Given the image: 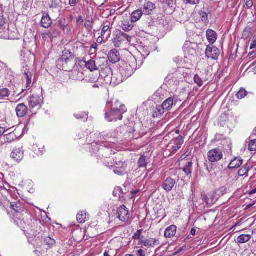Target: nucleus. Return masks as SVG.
Instances as JSON below:
<instances>
[{
    "label": "nucleus",
    "instance_id": "18",
    "mask_svg": "<svg viewBox=\"0 0 256 256\" xmlns=\"http://www.w3.org/2000/svg\"><path fill=\"white\" fill-rule=\"evenodd\" d=\"M141 244L147 247L154 246L160 244L158 240L149 238L148 239L142 240Z\"/></svg>",
    "mask_w": 256,
    "mask_h": 256
},
{
    "label": "nucleus",
    "instance_id": "15",
    "mask_svg": "<svg viewBox=\"0 0 256 256\" xmlns=\"http://www.w3.org/2000/svg\"><path fill=\"white\" fill-rule=\"evenodd\" d=\"M156 8V5L154 3L150 2H148L143 6L142 12L144 14L149 15L152 14V10H154Z\"/></svg>",
    "mask_w": 256,
    "mask_h": 256
},
{
    "label": "nucleus",
    "instance_id": "17",
    "mask_svg": "<svg viewBox=\"0 0 256 256\" xmlns=\"http://www.w3.org/2000/svg\"><path fill=\"white\" fill-rule=\"evenodd\" d=\"M40 98L38 96L32 95L29 97L28 104L30 108H35L38 106L40 102Z\"/></svg>",
    "mask_w": 256,
    "mask_h": 256
},
{
    "label": "nucleus",
    "instance_id": "46",
    "mask_svg": "<svg viewBox=\"0 0 256 256\" xmlns=\"http://www.w3.org/2000/svg\"><path fill=\"white\" fill-rule=\"evenodd\" d=\"M6 20L4 18L3 14L0 16V28H5Z\"/></svg>",
    "mask_w": 256,
    "mask_h": 256
},
{
    "label": "nucleus",
    "instance_id": "43",
    "mask_svg": "<svg viewBox=\"0 0 256 256\" xmlns=\"http://www.w3.org/2000/svg\"><path fill=\"white\" fill-rule=\"evenodd\" d=\"M44 242H46L47 245L52 246L54 244L55 240L54 239L51 238L50 237H46L44 238Z\"/></svg>",
    "mask_w": 256,
    "mask_h": 256
},
{
    "label": "nucleus",
    "instance_id": "39",
    "mask_svg": "<svg viewBox=\"0 0 256 256\" xmlns=\"http://www.w3.org/2000/svg\"><path fill=\"white\" fill-rule=\"evenodd\" d=\"M247 94L246 90L244 88H240L236 94V96L238 99H242L244 98Z\"/></svg>",
    "mask_w": 256,
    "mask_h": 256
},
{
    "label": "nucleus",
    "instance_id": "64",
    "mask_svg": "<svg viewBox=\"0 0 256 256\" xmlns=\"http://www.w3.org/2000/svg\"><path fill=\"white\" fill-rule=\"evenodd\" d=\"M92 87H93L94 88H98V84H94V85L92 86Z\"/></svg>",
    "mask_w": 256,
    "mask_h": 256
},
{
    "label": "nucleus",
    "instance_id": "1",
    "mask_svg": "<svg viewBox=\"0 0 256 256\" xmlns=\"http://www.w3.org/2000/svg\"><path fill=\"white\" fill-rule=\"evenodd\" d=\"M127 111L126 106L116 100L114 103V107L108 112L105 114L106 119L110 122H116L117 120H122V114Z\"/></svg>",
    "mask_w": 256,
    "mask_h": 256
},
{
    "label": "nucleus",
    "instance_id": "57",
    "mask_svg": "<svg viewBox=\"0 0 256 256\" xmlns=\"http://www.w3.org/2000/svg\"><path fill=\"white\" fill-rule=\"evenodd\" d=\"M6 130L4 129V128H2V127H1L0 126V136L3 134H4V132H5Z\"/></svg>",
    "mask_w": 256,
    "mask_h": 256
},
{
    "label": "nucleus",
    "instance_id": "31",
    "mask_svg": "<svg viewBox=\"0 0 256 256\" xmlns=\"http://www.w3.org/2000/svg\"><path fill=\"white\" fill-rule=\"evenodd\" d=\"M251 236L250 234H242L237 238L238 242L240 244H244L250 240Z\"/></svg>",
    "mask_w": 256,
    "mask_h": 256
},
{
    "label": "nucleus",
    "instance_id": "20",
    "mask_svg": "<svg viewBox=\"0 0 256 256\" xmlns=\"http://www.w3.org/2000/svg\"><path fill=\"white\" fill-rule=\"evenodd\" d=\"M243 160L241 158H236L233 160L228 165L230 169H233L240 167L242 164Z\"/></svg>",
    "mask_w": 256,
    "mask_h": 256
},
{
    "label": "nucleus",
    "instance_id": "3",
    "mask_svg": "<svg viewBox=\"0 0 256 256\" xmlns=\"http://www.w3.org/2000/svg\"><path fill=\"white\" fill-rule=\"evenodd\" d=\"M208 158L211 162L220 161L223 158L222 150L218 148H214L209 151L207 154Z\"/></svg>",
    "mask_w": 256,
    "mask_h": 256
},
{
    "label": "nucleus",
    "instance_id": "9",
    "mask_svg": "<svg viewBox=\"0 0 256 256\" xmlns=\"http://www.w3.org/2000/svg\"><path fill=\"white\" fill-rule=\"evenodd\" d=\"M176 184V180L170 177L167 178L162 184V186L166 192H170Z\"/></svg>",
    "mask_w": 256,
    "mask_h": 256
},
{
    "label": "nucleus",
    "instance_id": "24",
    "mask_svg": "<svg viewBox=\"0 0 256 256\" xmlns=\"http://www.w3.org/2000/svg\"><path fill=\"white\" fill-rule=\"evenodd\" d=\"M164 109L162 106H157L154 110V118H159L162 116L164 112Z\"/></svg>",
    "mask_w": 256,
    "mask_h": 256
},
{
    "label": "nucleus",
    "instance_id": "42",
    "mask_svg": "<svg viewBox=\"0 0 256 256\" xmlns=\"http://www.w3.org/2000/svg\"><path fill=\"white\" fill-rule=\"evenodd\" d=\"M194 81L198 86H202L203 85L202 80L198 74L194 76Z\"/></svg>",
    "mask_w": 256,
    "mask_h": 256
},
{
    "label": "nucleus",
    "instance_id": "28",
    "mask_svg": "<svg viewBox=\"0 0 256 256\" xmlns=\"http://www.w3.org/2000/svg\"><path fill=\"white\" fill-rule=\"evenodd\" d=\"M149 159L147 158L144 156H142L139 158L138 164L139 168H146Z\"/></svg>",
    "mask_w": 256,
    "mask_h": 256
},
{
    "label": "nucleus",
    "instance_id": "21",
    "mask_svg": "<svg viewBox=\"0 0 256 256\" xmlns=\"http://www.w3.org/2000/svg\"><path fill=\"white\" fill-rule=\"evenodd\" d=\"M144 14L142 10H138L134 11L131 14V22H135L138 21Z\"/></svg>",
    "mask_w": 256,
    "mask_h": 256
},
{
    "label": "nucleus",
    "instance_id": "58",
    "mask_svg": "<svg viewBox=\"0 0 256 256\" xmlns=\"http://www.w3.org/2000/svg\"><path fill=\"white\" fill-rule=\"evenodd\" d=\"M212 164H210V166H208L206 169L209 172H210L212 169Z\"/></svg>",
    "mask_w": 256,
    "mask_h": 256
},
{
    "label": "nucleus",
    "instance_id": "38",
    "mask_svg": "<svg viewBox=\"0 0 256 256\" xmlns=\"http://www.w3.org/2000/svg\"><path fill=\"white\" fill-rule=\"evenodd\" d=\"M199 14L200 16L202 21L204 24H206L208 22V15L205 12L201 10L199 12Z\"/></svg>",
    "mask_w": 256,
    "mask_h": 256
},
{
    "label": "nucleus",
    "instance_id": "55",
    "mask_svg": "<svg viewBox=\"0 0 256 256\" xmlns=\"http://www.w3.org/2000/svg\"><path fill=\"white\" fill-rule=\"evenodd\" d=\"M202 198L204 202L208 204V198L206 194H204L202 196Z\"/></svg>",
    "mask_w": 256,
    "mask_h": 256
},
{
    "label": "nucleus",
    "instance_id": "26",
    "mask_svg": "<svg viewBox=\"0 0 256 256\" xmlns=\"http://www.w3.org/2000/svg\"><path fill=\"white\" fill-rule=\"evenodd\" d=\"M24 78L26 80V87L28 90H30L32 86V74L30 72H27L24 74Z\"/></svg>",
    "mask_w": 256,
    "mask_h": 256
},
{
    "label": "nucleus",
    "instance_id": "52",
    "mask_svg": "<svg viewBox=\"0 0 256 256\" xmlns=\"http://www.w3.org/2000/svg\"><path fill=\"white\" fill-rule=\"evenodd\" d=\"M138 256H145V254L142 250H139L137 253Z\"/></svg>",
    "mask_w": 256,
    "mask_h": 256
},
{
    "label": "nucleus",
    "instance_id": "25",
    "mask_svg": "<svg viewBox=\"0 0 256 256\" xmlns=\"http://www.w3.org/2000/svg\"><path fill=\"white\" fill-rule=\"evenodd\" d=\"M76 218L80 223H84L88 218V214L86 212L82 211L78 214Z\"/></svg>",
    "mask_w": 256,
    "mask_h": 256
},
{
    "label": "nucleus",
    "instance_id": "56",
    "mask_svg": "<svg viewBox=\"0 0 256 256\" xmlns=\"http://www.w3.org/2000/svg\"><path fill=\"white\" fill-rule=\"evenodd\" d=\"M34 151L36 152V153L37 154L42 155V154L43 150H41V148H38V150L36 149H35Z\"/></svg>",
    "mask_w": 256,
    "mask_h": 256
},
{
    "label": "nucleus",
    "instance_id": "44",
    "mask_svg": "<svg viewBox=\"0 0 256 256\" xmlns=\"http://www.w3.org/2000/svg\"><path fill=\"white\" fill-rule=\"evenodd\" d=\"M133 28V26L131 24H130L129 22H128V24H123L122 29L124 31H130L132 30Z\"/></svg>",
    "mask_w": 256,
    "mask_h": 256
},
{
    "label": "nucleus",
    "instance_id": "8",
    "mask_svg": "<svg viewBox=\"0 0 256 256\" xmlns=\"http://www.w3.org/2000/svg\"><path fill=\"white\" fill-rule=\"evenodd\" d=\"M102 61H104V58H97L96 60H90L88 62H85V66L90 71L97 70L100 67V66L98 65L99 62Z\"/></svg>",
    "mask_w": 256,
    "mask_h": 256
},
{
    "label": "nucleus",
    "instance_id": "16",
    "mask_svg": "<svg viewBox=\"0 0 256 256\" xmlns=\"http://www.w3.org/2000/svg\"><path fill=\"white\" fill-rule=\"evenodd\" d=\"M206 35L208 42L211 44H214L217 40V34L212 30L208 29L206 30Z\"/></svg>",
    "mask_w": 256,
    "mask_h": 256
},
{
    "label": "nucleus",
    "instance_id": "41",
    "mask_svg": "<svg viewBox=\"0 0 256 256\" xmlns=\"http://www.w3.org/2000/svg\"><path fill=\"white\" fill-rule=\"evenodd\" d=\"M16 138V136L14 134H9L6 135L5 138V142H10Z\"/></svg>",
    "mask_w": 256,
    "mask_h": 256
},
{
    "label": "nucleus",
    "instance_id": "63",
    "mask_svg": "<svg viewBox=\"0 0 256 256\" xmlns=\"http://www.w3.org/2000/svg\"><path fill=\"white\" fill-rule=\"evenodd\" d=\"M104 256H110V254H108V252H106L104 253Z\"/></svg>",
    "mask_w": 256,
    "mask_h": 256
},
{
    "label": "nucleus",
    "instance_id": "29",
    "mask_svg": "<svg viewBox=\"0 0 256 256\" xmlns=\"http://www.w3.org/2000/svg\"><path fill=\"white\" fill-rule=\"evenodd\" d=\"M63 53L64 54L60 58V60L62 62L64 61L66 62H67L68 61L72 60L73 58L72 54L70 51L64 50L63 52Z\"/></svg>",
    "mask_w": 256,
    "mask_h": 256
},
{
    "label": "nucleus",
    "instance_id": "40",
    "mask_svg": "<svg viewBox=\"0 0 256 256\" xmlns=\"http://www.w3.org/2000/svg\"><path fill=\"white\" fill-rule=\"evenodd\" d=\"M248 149L250 151L256 150V139L250 140V141Z\"/></svg>",
    "mask_w": 256,
    "mask_h": 256
},
{
    "label": "nucleus",
    "instance_id": "53",
    "mask_svg": "<svg viewBox=\"0 0 256 256\" xmlns=\"http://www.w3.org/2000/svg\"><path fill=\"white\" fill-rule=\"evenodd\" d=\"M98 47V44L96 42H94L91 46V48L94 50V52H96V50Z\"/></svg>",
    "mask_w": 256,
    "mask_h": 256
},
{
    "label": "nucleus",
    "instance_id": "14",
    "mask_svg": "<svg viewBox=\"0 0 256 256\" xmlns=\"http://www.w3.org/2000/svg\"><path fill=\"white\" fill-rule=\"evenodd\" d=\"M16 110L18 116L20 118L24 116L28 111L27 106L24 104H18Z\"/></svg>",
    "mask_w": 256,
    "mask_h": 256
},
{
    "label": "nucleus",
    "instance_id": "51",
    "mask_svg": "<svg viewBox=\"0 0 256 256\" xmlns=\"http://www.w3.org/2000/svg\"><path fill=\"white\" fill-rule=\"evenodd\" d=\"M178 76V74H170L168 75L167 78L169 80H172L173 81H174L175 82V81L174 80H173V76Z\"/></svg>",
    "mask_w": 256,
    "mask_h": 256
},
{
    "label": "nucleus",
    "instance_id": "49",
    "mask_svg": "<svg viewBox=\"0 0 256 256\" xmlns=\"http://www.w3.org/2000/svg\"><path fill=\"white\" fill-rule=\"evenodd\" d=\"M187 3L190 4H196L198 3L200 0H186Z\"/></svg>",
    "mask_w": 256,
    "mask_h": 256
},
{
    "label": "nucleus",
    "instance_id": "11",
    "mask_svg": "<svg viewBox=\"0 0 256 256\" xmlns=\"http://www.w3.org/2000/svg\"><path fill=\"white\" fill-rule=\"evenodd\" d=\"M10 156L16 162H19L24 158V151L22 148H16L11 153Z\"/></svg>",
    "mask_w": 256,
    "mask_h": 256
},
{
    "label": "nucleus",
    "instance_id": "60",
    "mask_svg": "<svg viewBox=\"0 0 256 256\" xmlns=\"http://www.w3.org/2000/svg\"><path fill=\"white\" fill-rule=\"evenodd\" d=\"M196 230H194V228H192L190 230V234L194 236L196 234Z\"/></svg>",
    "mask_w": 256,
    "mask_h": 256
},
{
    "label": "nucleus",
    "instance_id": "61",
    "mask_svg": "<svg viewBox=\"0 0 256 256\" xmlns=\"http://www.w3.org/2000/svg\"><path fill=\"white\" fill-rule=\"evenodd\" d=\"M252 234H256V225L254 226V228L252 230Z\"/></svg>",
    "mask_w": 256,
    "mask_h": 256
},
{
    "label": "nucleus",
    "instance_id": "12",
    "mask_svg": "<svg viewBox=\"0 0 256 256\" xmlns=\"http://www.w3.org/2000/svg\"><path fill=\"white\" fill-rule=\"evenodd\" d=\"M52 24V20L48 14L44 13L43 14L41 19V26L48 28Z\"/></svg>",
    "mask_w": 256,
    "mask_h": 256
},
{
    "label": "nucleus",
    "instance_id": "13",
    "mask_svg": "<svg viewBox=\"0 0 256 256\" xmlns=\"http://www.w3.org/2000/svg\"><path fill=\"white\" fill-rule=\"evenodd\" d=\"M108 58L111 62L116 63L120 60L119 52L116 49H113L109 52Z\"/></svg>",
    "mask_w": 256,
    "mask_h": 256
},
{
    "label": "nucleus",
    "instance_id": "6",
    "mask_svg": "<svg viewBox=\"0 0 256 256\" xmlns=\"http://www.w3.org/2000/svg\"><path fill=\"white\" fill-rule=\"evenodd\" d=\"M220 50L214 46H207L206 50V55L207 58L213 60H217L220 56Z\"/></svg>",
    "mask_w": 256,
    "mask_h": 256
},
{
    "label": "nucleus",
    "instance_id": "22",
    "mask_svg": "<svg viewBox=\"0 0 256 256\" xmlns=\"http://www.w3.org/2000/svg\"><path fill=\"white\" fill-rule=\"evenodd\" d=\"M174 104V98L171 97L165 100L161 106L164 110H168L172 108Z\"/></svg>",
    "mask_w": 256,
    "mask_h": 256
},
{
    "label": "nucleus",
    "instance_id": "7",
    "mask_svg": "<svg viewBox=\"0 0 256 256\" xmlns=\"http://www.w3.org/2000/svg\"><path fill=\"white\" fill-rule=\"evenodd\" d=\"M184 142V138L181 136H179L175 140L172 141L169 145L172 152L173 153L176 152L182 147Z\"/></svg>",
    "mask_w": 256,
    "mask_h": 256
},
{
    "label": "nucleus",
    "instance_id": "2",
    "mask_svg": "<svg viewBox=\"0 0 256 256\" xmlns=\"http://www.w3.org/2000/svg\"><path fill=\"white\" fill-rule=\"evenodd\" d=\"M24 232L26 236L28 238V242L31 243L32 245L36 246H38L42 244L43 240V234L41 232H38V234H35L34 232H32V230L31 232L28 230H22Z\"/></svg>",
    "mask_w": 256,
    "mask_h": 256
},
{
    "label": "nucleus",
    "instance_id": "10",
    "mask_svg": "<svg viewBox=\"0 0 256 256\" xmlns=\"http://www.w3.org/2000/svg\"><path fill=\"white\" fill-rule=\"evenodd\" d=\"M116 164L118 166L113 171L114 174L120 176L124 174L126 172V167L125 162H116Z\"/></svg>",
    "mask_w": 256,
    "mask_h": 256
},
{
    "label": "nucleus",
    "instance_id": "48",
    "mask_svg": "<svg viewBox=\"0 0 256 256\" xmlns=\"http://www.w3.org/2000/svg\"><path fill=\"white\" fill-rule=\"evenodd\" d=\"M80 1V0H69V4L71 6H75Z\"/></svg>",
    "mask_w": 256,
    "mask_h": 256
},
{
    "label": "nucleus",
    "instance_id": "33",
    "mask_svg": "<svg viewBox=\"0 0 256 256\" xmlns=\"http://www.w3.org/2000/svg\"><path fill=\"white\" fill-rule=\"evenodd\" d=\"M111 28L110 26L108 25L104 26L101 32V36H104L105 35L106 36V38L110 36L111 34Z\"/></svg>",
    "mask_w": 256,
    "mask_h": 256
},
{
    "label": "nucleus",
    "instance_id": "37",
    "mask_svg": "<svg viewBox=\"0 0 256 256\" xmlns=\"http://www.w3.org/2000/svg\"><path fill=\"white\" fill-rule=\"evenodd\" d=\"M59 34L58 30L55 28H51L48 34V36L52 38H57Z\"/></svg>",
    "mask_w": 256,
    "mask_h": 256
},
{
    "label": "nucleus",
    "instance_id": "34",
    "mask_svg": "<svg viewBox=\"0 0 256 256\" xmlns=\"http://www.w3.org/2000/svg\"><path fill=\"white\" fill-rule=\"evenodd\" d=\"M192 162H188L185 165L184 167L183 168V171L185 172V174L188 176V174H190L192 173Z\"/></svg>",
    "mask_w": 256,
    "mask_h": 256
},
{
    "label": "nucleus",
    "instance_id": "30",
    "mask_svg": "<svg viewBox=\"0 0 256 256\" xmlns=\"http://www.w3.org/2000/svg\"><path fill=\"white\" fill-rule=\"evenodd\" d=\"M251 166L248 164H246L243 166L238 172V175L240 176H244L246 174L248 176L247 174L250 169Z\"/></svg>",
    "mask_w": 256,
    "mask_h": 256
},
{
    "label": "nucleus",
    "instance_id": "5",
    "mask_svg": "<svg viewBox=\"0 0 256 256\" xmlns=\"http://www.w3.org/2000/svg\"><path fill=\"white\" fill-rule=\"evenodd\" d=\"M117 218L122 222H126L129 219L130 214L128 210L124 205L118 208L117 210Z\"/></svg>",
    "mask_w": 256,
    "mask_h": 256
},
{
    "label": "nucleus",
    "instance_id": "45",
    "mask_svg": "<svg viewBox=\"0 0 256 256\" xmlns=\"http://www.w3.org/2000/svg\"><path fill=\"white\" fill-rule=\"evenodd\" d=\"M84 22V19L82 16H79L76 18V24L78 26H80L82 25Z\"/></svg>",
    "mask_w": 256,
    "mask_h": 256
},
{
    "label": "nucleus",
    "instance_id": "35",
    "mask_svg": "<svg viewBox=\"0 0 256 256\" xmlns=\"http://www.w3.org/2000/svg\"><path fill=\"white\" fill-rule=\"evenodd\" d=\"M122 74H117V76H118V78H116V76H113L112 77H114V80H112V82H113V83L114 84H119L122 82L123 80L126 78V77H128V76L126 75V76H121Z\"/></svg>",
    "mask_w": 256,
    "mask_h": 256
},
{
    "label": "nucleus",
    "instance_id": "36",
    "mask_svg": "<svg viewBox=\"0 0 256 256\" xmlns=\"http://www.w3.org/2000/svg\"><path fill=\"white\" fill-rule=\"evenodd\" d=\"M10 94V92L6 88H2L0 89V97L4 98L8 97Z\"/></svg>",
    "mask_w": 256,
    "mask_h": 256
},
{
    "label": "nucleus",
    "instance_id": "19",
    "mask_svg": "<svg viewBox=\"0 0 256 256\" xmlns=\"http://www.w3.org/2000/svg\"><path fill=\"white\" fill-rule=\"evenodd\" d=\"M176 232V226L172 225L166 228L164 232V236L167 238H171L175 236Z\"/></svg>",
    "mask_w": 256,
    "mask_h": 256
},
{
    "label": "nucleus",
    "instance_id": "59",
    "mask_svg": "<svg viewBox=\"0 0 256 256\" xmlns=\"http://www.w3.org/2000/svg\"><path fill=\"white\" fill-rule=\"evenodd\" d=\"M138 237L140 242L142 241V240H144V236L140 234H138Z\"/></svg>",
    "mask_w": 256,
    "mask_h": 256
},
{
    "label": "nucleus",
    "instance_id": "47",
    "mask_svg": "<svg viewBox=\"0 0 256 256\" xmlns=\"http://www.w3.org/2000/svg\"><path fill=\"white\" fill-rule=\"evenodd\" d=\"M122 36L124 38V40H126L128 42H130L132 40V36H128L126 34L122 33Z\"/></svg>",
    "mask_w": 256,
    "mask_h": 256
},
{
    "label": "nucleus",
    "instance_id": "54",
    "mask_svg": "<svg viewBox=\"0 0 256 256\" xmlns=\"http://www.w3.org/2000/svg\"><path fill=\"white\" fill-rule=\"evenodd\" d=\"M104 36H102L100 35V36H99L98 38H97V42L99 44H101L102 42L104 40Z\"/></svg>",
    "mask_w": 256,
    "mask_h": 256
},
{
    "label": "nucleus",
    "instance_id": "27",
    "mask_svg": "<svg viewBox=\"0 0 256 256\" xmlns=\"http://www.w3.org/2000/svg\"><path fill=\"white\" fill-rule=\"evenodd\" d=\"M94 22V20L92 17L88 16L85 20L84 26L89 32L92 30L93 28L92 24Z\"/></svg>",
    "mask_w": 256,
    "mask_h": 256
},
{
    "label": "nucleus",
    "instance_id": "32",
    "mask_svg": "<svg viewBox=\"0 0 256 256\" xmlns=\"http://www.w3.org/2000/svg\"><path fill=\"white\" fill-rule=\"evenodd\" d=\"M50 8L54 12L56 13L57 14H59L60 10L58 9V4L57 3L56 0H53L51 2L50 4Z\"/></svg>",
    "mask_w": 256,
    "mask_h": 256
},
{
    "label": "nucleus",
    "instance_id": "62",
    "mask_svg": "<svg viewBox=\"0 0 256 256\" xmlns=\"http://www.w3.org/2000/svg\"><path fill=\"white\" fill-rule=\"evenodd\" d=\"M256 192V188L254 189L253 190H252L250 192V194H255Z\"/></svg>",
    "mask_w": 256,
    "mask_h": 256
},
{
    "label": "nucleus",
    "instance_id": "4",
    "mask_svg": "<svg viewBox=\"0 0 256 256\" xmlns=\"http://www.w3.org/2000/svg\"><path fill=\"white\" fill-rule=\"evenodd\" d=\"M100 76L104 79L106 84H108L112 82V80H114V77H112L111 68L106 66L104 68H102L100 73Z\"/></svg>",
    "mask_w": 256,
    "mask_h": 256
},
{
    "label": "nucleus",
    "instance_id": "23",
    "mask_svg": "<svg viewBox=\"0 0 256 256\" xmlns=\"http://www.w3.org/2000/svg\"><path fill=\"white\" fill-rule=\"evenodd\" d=\"M10 208L13 210L16 214V216H18V214H20L21 212L24 210V208L21 206L19 202H10Z\"/></svg>",
    "mask_w": 256,
    "mask_h": 256
},
{
    "label": "nucleus",
    "instance_id": "50",
    "mask_svg": "<svg viewBox=\"0 0 256 256\" xmlns=\"http://www.w3.org/2000/svg\"><path fill=\"white\" fill-rule=\"evenodd\" d=\"M252 2L251 0H247L246 4L248 8H250L252 6Z\"/></svg>",
    "mask_w": 256,
    "mask_h": 256
}]
</instances>
